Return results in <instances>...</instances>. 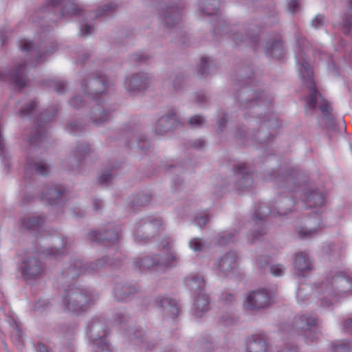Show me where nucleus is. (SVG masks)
I'll return each mask as SVG.
<instances>
[{"mask_svg": "<svg viewBox=\"0 0 352 352\" xmlns=\"http://www.w3.org/2000/svg\"><path fill=\"white\" fill-rule=\"evenodd\" d=\"M54 116H55V113H54L51 116H47V118L46 119H45L43 122H45L46 120L50 121L52 120V118H53Z\"/></svg>", "mask_w": 352, "mask_h": 352, "instance_id": "nucleus-59", "label": "nucleus"}, {"mask_svg": "<svg viewBox=\"0 0 352 352\" xmlns=\"http://www.w3.org/2000/svg\"><path fill=\"white\" fill-rule=\"evenodd\" d=\"M204 123V119L200 116H195L189 120V124L192 127L201 126Z\"/></svg>", "mask_w": 352, "mask_h": 352, "instance_id": "nucleus-29", "label": "nucleus"}, {"mask_svg": "<svg viewBox=\"0 0 352 352\" xmlns=\"http://www.w3.org/2000/svg\"><path fill=\"white\" fill-rule=\"evenodd\" d=\"M350 8H352V0H349Z\"/></svg>", "mask_w": 352, "mask_h": 352, "instance_id": "nucleus-62", "label": "nucleus"}, {"mask_svg": "<svg viewBox=\"0 0 352 352\" xmlns=\"http://www.w3.org/2000/svg\"><path fill=\"white\" fill-rule=\"evenodd\" d=\"M246 352H265L266 341L261 335H253L248 340Z\"/></svg>", "mask_w": 352, "mask_h": 352, "instance_id": "nucleus-14", "label": "nucleus"}, {"mask_svg": "<svg viewBox=\"0 0 352 352\" xmlns=\"http://www.w3.org/2000/svg\"><path fill=\"white\" fill-rule=\"evenodd\" d=\"M60 195H61V193L59 191H58L55 189L51 188L50 190H49V191L47 192L46 199H49L50 204H53L52 199L54 198V197H56L58 198L60 196Z\"/></svg>", "mask_w": 352, "mask_h": 352, "instance_id": "nucleus-38", "label": "nucleus"}, {"mask_svg": "<svg viewBox=\"0 0 352 352\" xmlns=\"http://www.w3.org/2000/svg\"><path fill=\"white\" fill-rule=\"evenodd\" d=\"M285 202H287L288 203V206L289 207L284 209L282 208V206H278V213L280 214V215H282V214H286L290 210H291V208L292 206H293V201L292 200H289V199H286L285 200Z\"/></svg>", "mask_w": 352, "mask_h": 352, "instance_id": "nucleus-39", "label": "nucleus"}, {"mask_svg": "<svg viewBox=\"0 0 352 352\" xmlns=\"http://www.w3.org/2000/svg\"><path fill=\"white\" fill-rule=\"evenodd\" d=\"M116 6L114 3H111L106 4L103 7L102 9H99L97 11L96 16L97 17H98V16H102L104 15H107L109 11L114 10H116Z\"/></svg>", "mask_w": 352, "mask_h": 352, "instance_id": "nucleus-27", "label": "nucleus"}, {"mask_svg": "<svg viewBox=\"0 0 352 352\" xmlns=\"http://www.w3.org/2000/svg\"><path fill=\"white\" fill-rule=\"evenodd\" d=\"M91 85L93 87L100 86V88L97 89L94 93H90L91 98L97 102L99 103V95L103 94L107 88L108 87V80L106 76H99L98 78L94 79L91 81Z\"/></svg>", "mask_w": 352, "mask_h": 352, "instance_id": "nucleus-20", "label": "nucleus"}, {"mask_svg": "<svg viewBox=\"0 0 352 352\" xmlns=\"http://www.w3.org/2000/svg\"><path fill=\"white\" fill-rule=\"evenodd\" d=\"M204 145L205 142L203 140L199 139L192 143V146L196 148H201L204 147Z\"/></svg>", "mask_w": 352, "mask_h": 352, "instance_id": "nucleus-49", "label": "nucleus"}, {"mask_svg": "<svg viewBox=\"0 0 352 352\" xmlns=\"http://www.w3.org/2000/svg\"><path fill=\"white\" fill-rule=\"evenodd\" d=\"M225 124H226V120L224 118H222L219 121V127L221 128V127L225 125Z\"/></svg>", "mask_w": 352, "mask_h": 352, "instance_id": "nucleus-58", "label": "nucleus"}, {"mask_svg": "<svg viewBox=\"0 0 352 352\" xmlns=\"http://www.w3.org/2000/svg\"><path fill=\"white\" fill-rule=\"evenodd\" d=\"M21 268L23 277L30 279L42 272L43 265L35 258H30L23 261Z\"/></svg>", "mask_w": 352, "mask_h": 352, "instance_id": "nucleus-9", "label": "nucleus"}, {"mask_svg": "<svg viewBox=\"0 0 352 352\" xmlns=\"http://www.w3.org/2000/svg\"><path fill=\"white\" fill-rule=\"evenodd\" d=\"M89 237L92 241H108L109 242H113L118 239V234L114 231H107L105 232V236H103L101 233H98L95 231L91 232L89 234Z\"/></svg>", "mask_w": 352, "mask_h": 352, "instance_id": "nucleus-21", "label": "nucleus"}, {"mask_svg": "<svg viewBox=\"0 0 352 352\" xmlns=\"http://www.w3.org/2000/svg\"><path fill=\"white\" fill-rule=\"evenodd\" d=\"M92 152V150L89 144L85 143L78 146V151L76 154H89Z\"/></svg>", "mask_w": 352, "mask_h": 352, "instance_id": "nucleus-34", "label": "nucleus"}, {"mask_svg": "<svg viewBox=\"0 0 352 352\" xmlns=\"http://www.w3.org/2000/svg\"><path fill=\"white\" fill-rule=\"evenodd\" d=\"M122 289L125 292V290L126 289V287H122Z\"/></svg>", "mask_w": 352, "mask_h": 352, "instance_id": "nucleus-63", "label": "nucleus"}, {"mask_svg": "<svg viewBox=\"0 0 352 352\" xmlns=\"http://www.w3.org/2000/svg\"><path fill=\"white\" fill-rule=\"evenodd\" d=\"M323 306H329L352 291V280L343 276L327 279L322 285Z\"/></svg>", "mask_w": 352, "mask_h": 352, "instance_id": "nucleus-2", "label": "nucleus"}, {"mask_svg": "<svg viewBox=\"0 0 352 352\" xmlns=\"http://www.w3.org/2000/svg\"><path fill=\"white\" fill-rule=\"evenodd\" d=\"M352 28V16L346 19L344 21V29H347V30H344L345 34H348V31Z\"/></svg>", "mask_w": 352, "mask_h": 352, "instance_id": "nucleus-48", "label": "nucleus"}, {"mask_svg": "<svg viewBox=\"0 0 352 352\" xmlns=\"http://www.w3.org/2000/svg\"><path fill=\"white\" fill-rule=\"evenodd\" d=\"M165 20H166V23L167 24V26L168 27H170L172 25H171V22H174L175 21V16L171 14V15H168L165 17Z\"/></svg>", "mask_w": 352, "mask_h": 352, "instance_id": "nucleus-50", "label": "nucleus"}, {"mask_svg": "<svg viewBox=\"0 0 352 352\" xmlns=\"http://www.w3.org/2000/svg\"><path fill=\"white\" fill-rule=\"evenodd\" d=\"M307 42V40L304 38L298 40L300 52L296 54L297 63L300 65L299 76L306 82L307 87L310 91L309 96L306 98L307 106L310 109H314L316 103H318V107L321 112L326 116H329L332 111V107L329 102L317 90L314 80L313 69L302 56L305 43Z\"/></svg>", "mask_w": 352, "mask_h": 352, "instance_id": "nucleus-1", "label": "nucleus"}, {"mask_svg": "<svg viewBox=\"0 0 352 352\" xmlns=\"http://www.w3.org/2000/svg\"><path fill=\"white\" fill-rule=\"evenodd\" d=\"M209 217L207 214L204 216L197 217L195 218V222L199 226H204L208 221Z\"/></svg>", "mask_w": 352, "mask_h": 352, "instance_id": "nucleus-41", "label": "nucleus"}, {"mask_svg": "<svg viewBox=\"0 0 352 352\" xmlns=\"http://www.w3.org/2000/svg\"><path fill=\"white\" fill-rule=\"evenodd\" d=\"M294 267L299 272H307L312 269V264L307 253L300 252L296 255Z\"/></svg>", "mask_w": 352, "mask_h": 352, "instance_id": "nucleus-17", "label": "nucleus"}, {"mask_svg": "<svg viewBox=\"0 0 352 352\" xmlns=\"http://www.w3.org/2000/svg\"><path fill=\"white\" fill-rule=\"evenodd\" d=\"M164 251L160 255H155L153 257H146L142 259L137 265L140 268H150L155 265L159 267H167L174 265L177 261V256L169 248L164 245Z\"/></svg>", "mask_w": 352, "mask_h": 352, "instance_id": "nucleus-5", "label": "nucleus"}, {"mask_svg": "<svg viewBox=\"0 0 352 352\" xmlns=\"http://www.w3.org/2000/svg\"><path fill=\"white\" fill-rule=\"evenodd\" d=\"M224 241V236H221L219 239V243L221 244H223L225 242L223 241Z\"/></svg>", "mask_w": 352, "mask_h": 352, "instance_id": "nucleus-60", "label": "nucleus"}, {"mask_svg": "<svg viewBox=\"0 0 352 352\" xmlns=\"http://www.w3.org/2000/svg\"><path fill=\"white\" fill-rule=\"evenodd\" d=\"M201 70L202 72L201 74H204V70L208 68V57H202L201 59Z\"/></svg>", "mask_w": 352, "mask_h": 352, "instance_id": "nucleus-47", "label": "nucleus"}, {"mask_svg": "<svg viewBox=\"0 0 352 352\" xmlns=\"http://www.w3.org/2000/svg\"><path fill=\"white\" fill-rule=\"evenodd\" d=\"M186 285L193 292L199 291L202 293L205 288V282L204 278L199 275H190L185 279Z\"/></svg>", "mask_w": 352, "mask_h": 352, "instance_id": "nucleus-18", "label": "nucleus"}, {"mask_svg": "<svg viewBox=\"0 0 352 352\" xmlns=\"http://www.w3.org/2000/svg\"><path fill=\"white\" fill-rule=\"evenodd\" d=\"M94 32V27L91 25H85L82 27L80 30V34L82 36H87Z\"/></svg>", "mask_w": 352, "mask_h": 352, "instance_id": "nucleus-40", "label": "nucleus"}, {"mask_svg": "<svg viewBox=\"0 0 352 352\" xmlns=\"http://www.w3.org/2000/svg\"><path fill=\"white\" fill-rule=\"evenodd\" d=\"M324 16L318 14L313 19L311 24L314 28H318L324 24Z\"/></svg>", "mask_w": 352, "mask_h": 352, "instance_id": "nucleus-36", "label": "nucleus"}, {"mask_svg": "<svg viewBox=\"0 0 352 352\" xmlns=\"http://www.w3.org/2000/svg\"><path fill=\"white\" fill-rule=\"evenodd\" d=\"M148 82V78L144 74H135L124 82L128 91H135L144 89Z\"/></svg>", "mask_w": 352, "mask_h": 352, "instance_id": "nucleus-12", "label": "nucleus"}, {"mask_svg": "<svg viewBox=\"0 0 352 352\" xmlns=\"http://www.w3.org/2000/svg\"><path fill=\"white\" fill-rule=\"evenodd\" d=\"M106 331L101 323H96L89 327V338L95 344L94 352H111L108 344L104 338Z\"/></svg>", "mask_w": 352, "mask_h": 352, "instance_id": "nucleus-6", "label": "nucleus"}, {"mask_svg": "<svg viewBox=\"0 0 352 352\" xmlns=\"http://www.w3.org/2000/svg\"><path fill=\"white\" fill-rule=\"evenodd\" d=\"M49 5L52 7L61 6L63 17L78 16L81 14V9L72 0H50Z\"/></svg>", "mask_w": 352, "mask_h": 352, "instance_id": "nucleus-8", "label": "nucleus"}, {"mask_svg": "<svg viewBox=\"0 0 352 352\" xmlns=\"http://www.w3.org/2000/svg\"><path fill=\"white\" fill-rule=\"evenodd\" d=\"M133 58L136 61H142V60H144L146 59L147 58L145 57L142 54H135L133 56Z\"/></svg>", "mask_w": 352, "mask_h": 352, "instance_id": "nucleus-52", "label": "nucleus"}, {"mask_svg": "<svg viewBox=\"0 0 352 352\" xmlns=\"http://www.w3.org/2000/svg\"><path fill=\"white\" fill-rule=\"evenodd\" d=\"M108 120L107 116L106 113H103V117L102 118H100L98 120L96 121L97 124L102 123L104 121H106Z\"/></svg>", "mask_w": 352, "mask_h": 352, "instance_id": "nucleus-55", "label": "nucleus"}, {"mask_svg": "<svg viewBox=\"0 0 352 352\" xmlns=\"http://www.w3.org/2000/svg\"><path fill=\"white\" fill-rule=\"evenodd\" d=\"M352 327V319H349V320L345 322L344 327L345 328H349Z\"/></svg>", "mask_w": 352, "mask_h": 352, "instance_id": "nucleus-57", "label": "nucleus"}, {"mask_svg": "<svg viewBox=\"0 0 352 352\" xmlns=\"http://www.w3.org/2000/svg\"><path fill=\"white\" fill-rule=\"evenodd\" d=\"M284 271H285L284 267L280 264L274 265L271 266V273L274 276H281L283 274Z\"/></svg>", "mask_w": 352, "mask_h": 352, "instance_id": "nucleus-32", "label": "nucleus"}, {"mask_svg": "<svg viewBox=\"0 0 352 352\" xmlns=\"http://www.w3.org/2000/svg\"><path fill=\"white\" fill-rule=\"evenodd\" d=\"M118 298H119V300H124L125 297L120 296V297H118Z\"/></svg>", "mask_w": 352, "mask_h": 352, "instance_id": "nucleus-61", "label": "nucleus"}, {"mask_svg": "<svg viewBox=\"0 0 352 352\" xmlns=\"http://www.w3.org/2000/svg\"><path fill=\"white\" fill-rule=\"evenodd\" d=\"M42 221V219L38 216L28 217L23 219L22 225L25 228L31 229L36 226H39Z\"/></svg>", "mask_w": 352, "mask_h": 352, "instance_id": "nucleus-25", "label": "nucleus"}, {"mask_svg": "<svg viewBox=\"0 0 352 352\" xmlns=\"http://www.w3.org/2000/svg\"><path fill=\"white\" fill-rule=\"evenodd\" d=\"M103 264H104V261L100 260L96 264V266L92 267V270H98L99 268V267H102L103 265Z\"/></svg>", "mask_w": 352, "mask_h": 352, "instance_id": "nucleus-56", "label": "nucleus"}, {"mask_svg": "<svg viewBox=\"0 0 352 352\" xmlns=\"http://www.w3.org/2000/svg\"><path fill=\"white\" fill-rule=\"evenodd\" d=\"M316 232V229L300 228L298 230V234L301 238H309L314 236Z\"/></svg>", "mask_w": 352, "mask_h": 352, "instance_id": "nucleus-30", "label": "nucleus"}, {"mask_svg": "<svg viewBox=\"0 0 352 352\" xmlns=\"http://www.w3.org/2000/svg\"><path fill=\"white\" fill-rule=\"evenodd\" d=\"M256 137L259 139L261 144H266L270 140V137L264 139L265 135L261 131L257 133Z\"/></svg>", "mask_w": 352, "mask_h": 352, "instance_id": "nucleus-46", "label": "nucleus"}, {"mask_svg": "<svg viewBox=\"0 0 352 352\" xmlns=\"http://www.w3.org/2000/svg\"><path fill=\"white\" fill-rule=\"evenodd\" d=\"M28 169L34 170L36 173L45 175L47 174L49 167L45 162L39 161L33 164H29Z\"/></svg>", "mask_w": 352, "mask_h": 352, "instance_id": "nucleus-24", "label": "nucleus"}, {"mask_svg": "<svg viewBox=\"0 0 352 352\" xmlns=\"http://www.w3.org/2000/svg\"><path fill=\"white\" fill-rule=\"evenodd\" d=\"M25 68V64L20 65L13 74H0V80H11L12 83L17 87L22 89L26 85V80L23 76V72Z\"/></svg>", "mask_w": 352, "mask_h": 352, "instance_id": "nucleus-10", "label": "nucleus"}, {"mask_svg": "<svg viewBox=\"0 0 352 352\" xmlns=\"http://www.w3.org/2000/svg\"><path fill=\"white\" fill-rule=\"evenodd\" d=\"M316 325V319L309 315H301L296 320V326L303 331H311Z\"/></svg>", "mask_w": 352, "mask_h": 352, "instance_id": "nucleus-19", "label": "nucleus"}, {"mask_svg": "<svg viewBox=\"0 0 352 352\" xmlns=\"http://www.w3.org/2000/svg\"><path fill=\"white\" fill-rule=\"evenodd\" d=\"M349 344L346 342H342L334 346L333 352H349Z\"/></svg>", "mask_w": 352, "mask_h": 352, "instance_id": "nucleus-33", "label": "nucleus"}, {"mask_svg": "<svg viewBox=\"0 0 352 352\" xmlns=\"http://www.w3.org/2000/svg\"><path fill=\"white\" fill-rule=\"evenodd\" d=\"M157 301L159 302L160 305L162 307H164L168 309L169 312L172 314L173 316H177L179 313V309L177 306L176 305L175 302L170 300L168 298H161L157 299Z\"/></svg>", "mask_w": 352, "mask_h": 352, "instance_id": "nucleus-23", "label": "nucleus"}, {"mask_svg": "<svg viewBox=\"0 0 352 352\" xmlns=\"http://www.w3.org/2000/svg\"><path fill=\"white\" fill-rule=\"evenodd\" d=\"M180 124L176 114L173 111L168 115L161 117L155 126V131L157 134L161 135L175 129Z\"/></svg>", "mask_w": 352, "mask_h": 352, "instance_id": "nucleus-7", "label": "nucleus"}, {"mask_svg": "<svg viewBox=\"0 0 352 352\" xmlns=\"http://www.w3.org/2000/svg\"><path fill=\"white\" fill-rule=\"evenodd\" d=\"M190 248L195 252L201 251L204 249V245L200 239L195 238L190 241Z\"/></svg>", "mask_w": 352, "mask_h": 352, "instance_id": "nucleus-28", "label": "nucleus"}, {"mask_svg": "<svg viewBox=\"0 0 352 352\" xmlns=\"http://www.w3.org/2000/svg\"><path fill=\"white\" fill-rule=\"evenodd\" d=\"M209 309L208 296L204 293H199L194 302V314L197 317H201Z\"/></svg>", "mask_w": 352, "mask_h": 352, "instance_id": "nucleus-15", "label": "nucleus"}, {"mask_svg": "<svg viewBox=\"0 0 352 352\" xmlns=\"http://www.w3.org/2000/svg\"><path fill=\"white\" fill-rule=\"evenodd\" d=\"M45 124H41L38 126V128L36 129L38 132V135L35 138H30L29 140V142L31 144H34L36 143L37 140L40 141L43 137V135L40 133V132L43 130V128L45 129Z\"/></svg>", "mask_w": 352, "mask_h": 352, "instance_id": "nucleus-37", "label": "nucleus"}, {"mask_svg": "<svg viewBox=\"0 0 352 352\" xmlns=\"http://www.w3.org/2000/svg\"><path fill=\"white\" fill-rule=\"evenodd\" d=\"M36 107V103L35 101H30L23 109H21L19 112V115L24 118L31 115L34 111Z\"/></svg>", "mask_w": 352, "mask_h": 352, "instance_id": "nucleus-26", "label": "nucleus"}, {"mask_svg": "<svg viewBox=\"0 0 352 352\" xmlns=\"http://www.w3.org/2000/svg\"><path fill=\"white\" fill-rule=\"evenodd\" d=\"M265 54L268 56L276 58H280L283 55V45L279 37L267 43Z\"/></svg>", "mask_w": 352, "mask_h": 352, "instance_id": "nucleus-16", "label": "nucleus"}, {"mask_svg": "<svg viewBox=\"0 0 352 352\" xmlns=\"http://www.w3.org/2000/svg\"><path fill=\"white\" fill-rule=\"evenodd\" d=\"M66 85L64 82H57L55 84V90L57 93L61 94L63 93L65 90Z\"/></svg>", "mask_w": 352, "mask_h": 352, "instance_id": "nucleus-43", "label": "nucleus"}, {"mask_svg": "<svg viewBox=\"0 0 352 352\" xmlns=\"http://www.w3.org/2000/svg\"><path fill=\"white\" fill-rule=\"evenodd\" d=\"M272 294L267 289H262L249 293L243 301V308L248 311H258L271 305Z\"/></svg>", "mask_w": 352, "mask_h": 352, "instance_id": "nucleus-3", "label": "nucleus"}, {"mask_svg": "<svg viewBox=\"0 0 352 352\" xmlns=\"http://www.w3.org/2000/svg\"><path fill=\"white\" fill-rule=\"evenodd\" d=\"M216 267L223 273L228 274L237 267L236 255L233 253L226 254L217 262Z\"/></svg>", "mask_w": 352, "mask_h": 352, "instance_id": "nucleus-13", "label": "nucleus"}, {"mask_svg": "<svg viewBox=\"0 0 352 352\" xmlns=\"http://www.w3.org/2000/svg\"><path fill=\"white\" fill-rule=\"evenodd\" d=\"M296 297H297V299L298 300H301L302 302H303L305 301V300L302 298V289H299L298 290Z\"/></svg>", "mask_w": 352, "mask_h": 352, "instance_id": "nucleus-54", "label": "nucleus"}, {"mask_svg": "<svg viewBox=\"0 0 352 352\" xmlns=\"http://www.w3.org/2000/svg\"><path fill=\"white\" fill-rule=\"evenodd\" d=\"M331 133L332 134H337L338 133L337 129L334 126H333L331 129V130H329V132H328V136H329V140H331V139H332Z\"/></svg>", "mask_w": 352, "mask_h": 352, "instance_id": "nucleus-53", "label": "nucleus"}, {"mask_svg": "<svg viewBox=\"0 0 352 352\" xmlns=\"http://www.w3.org/2000/svg\"><path fill=\"white\" fill-rule=\"evenodd\" d=\"M94 301L93 296L87 292L74 291L64 298V305L69 311L79 314L86 311Z\"/></svg>", "mask_w": 352, "mask_h": 352, "instance_id": "nucleus-4", "label": "nucleus"}, {"mask_svg": "<svg viewBox=\"0 0 352 352\" xmlns=\"http://www.w3.org/2000/svg\"><path fill=\"white\" fill-rule=\"evenodd\" d=\"M236 175L239 179L238 184L239 186L248 188L252 185L253 179L252 175L245 164H240L236 166Z\"/></svg>", "mask_w": 352, "mask_h": 352, "instance_id": "nucleus-11", "label": "nucleus"}, {"mask_svg": "<svg viewBox=\"0 0 352 352\" xmlns=\"http://www.w3.org/2000/svg\"><path fill=\"white\" fill-rule=\"evenodd\" d=\"M270 212L271 211L270 210L267 206H263L256 212V216L257 218L262 219L264 216L268 215Z\"/></svg>", "mask_w": 352, "mask_h": 352, "instance_id": "nucleus-35", "label": "nucleus"}, {"mask_svg": "<svg viewBox=\"0 0 352 352\" xmlns=\"http://www.w3.org/2000/svg\"><path fill=\"white\" fill-rule=\"evenodd\" d=\"M111 178H112V175H111L110 173L107 172V173H104L102 175H101L100 177L99 180H100V183L104 184V183H107L109 181H110Z\"/></svg>", "mask_w": 352, "mask_h": 352, "instance_id": "nucleus-45", "label": "nucleus"}, {"mask_svg": "<svg viewBox=\"0 0 352 352\" xmlns=\"http://www.w3.org/2000/svg\"><path fill=\"white\" fill-rule=\"evenodd\" d=\"M204 12L207 14V15H212L214 14H215L216 12H217V8H213L211 10L209 9L208 6H207L206 8V10H204Z\"/></svg>", "mask_w": 352, "mask_h": 352, "instance_id": "nucleus-51", "label": "nucleus"}, {"mask_svg": "<svg viewBox=\"0 0 352 352\" xmlns=\"http://www.w3.org/2000/svg\"><path fill=\"white\" fill-rule=\"evenodd\" d=\"M306 202L310 208L320 207L324 204V197L321 193L312 191L307 195Z\"/></svg>", "mask_w": 352, "mask_h": 352, "instance_id": "nucleus-22", "label": "nucleus"}, {"mask_svg": "<svg viewBox=\"0 0 352 352\" xmlns=\"http://www.w3.org/2000/svg\"><path fill=\"white\" fill-rule=\"evenodd\" d=\"M298 2L297 0H291L288 3V9L292 13H294L298 8Z\"/></svg>", "mask_w": 352, "mask_h": 352, "instance_id": "nucleus-42", "label": "nucleus"}, {"mask_svg": "<svg viewBox=\"0 0 352 352\" xmlns=\"http://www.w3.org/2000/svg\"><path fill=\"white\" fill-rule=\"evenodd\" d=\"M82 99L80 97H78V96H76V97H74L71 100H70V104L72 106H73L75 108H78L81 103H82Z\"/></svg>", "mask_w": 352, "mask_h": 352, "instance_id": "nucleus-44", "label": "nucleus"}, {"mask_svg": "<svg viewBox=\"0 0 352 352\" xmlns=\"http://www.w3.org/2000/svg\"><path fill=\"white\" fill-rule=\"evenodd\" d=\"M33 47L32 43L27 39H22L20 41L19 47L23 52H30Z\"/></svg>", "mask_w": 352, "mask_h": 352, "instance_id": "nucleus-31", "label": "nucleus"}]
</instances>
